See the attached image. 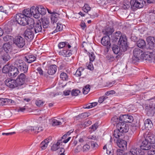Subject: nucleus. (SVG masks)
Listing matches in <instances>:
<instances>
[{
    "label": "nucleus",
    "instance_id": "f257e3e1",
    "mask_svg": "<svg viewBox=\"0 0 155 155\" xmlns=\"http://www.w3.org/2000/svg\"><path fill=\"white\" fill-rule=\"evenodd\" d=\"M148 51L144 52L142 50L138 48L134 49L133 51L134 57L132 58V61L134 62L138 61L140 59H146V56L147 57H149L150 54Z\"/></svg>",
    "mask_w": 155,
    "mask_h": 155
},
{
    "label": "nucleus",
    "instance_id": "f03ea898",
    "mask_svg": "<svg viewBox=\"0 0 155 155\" xmlns=\"http://www.w3.org/2000/svg\"><path fill=\"white\" fill-rule=\"evenodd\" d=\"M14 66L17 68L18 71H20L25 73L28 72V65L22 60H16L14 63Z\"/></svg>",
    "mask_w": 155,
    "mask_h": 155
},
{
    "label": "nucleus",
    "instance_id": "7ed1b4c3",
    "mask_svg": "<svg viewBox=\"0 0 155 155\" xmlns=\"http://www.w3.org/2000/svg\"><path fill=\"white\" fill-rule=\"evenodd\" d=\"M118 44L121 48V51H125L127 50L128 47L127 39L125 35L120 37L118 42Z\"/></svg>",
    "mask_w": 155,
    "mask_h": 155
},
{
    "label": "nucleus",
    "instance_id": "20e7f679",
    "mask_svg": "<svg viewBox=\"0 0 155 155\" xmlns=\"http://www.w3.org/2000/svg\"><path fill=\"white\" fill-rule=\"evenodd\" d=\"M29 18L21 13H18L16 15L15 20L19 24L25 26L27 24V21Z\"/></svg>",
    "mask_w": 155,
    "mask_h": 155
},
{
    "label": "nucleus",
    "instance_id": "39448f33",
    "mask_svg": "<svg viewBox=\"0 0 155 155\" xmlns=\"http://www.w3.org/2000/svg\"><path fill=\"white\" fill-rule=\"evenodd\" d=\"M131 8L134 10L140 8L143 6V0H131Z\"/></svg>",
    "mask_w": 155,
    "mask_h": 155
},
{
    "label": "nucleus",
    "instance_id": "423d86ee",
    "mask_svg": "<svg viewBox=\"0 0 155 155\" xmlns=\"http://www.w3.org/2000/svg\"><path fill=\"white\" fill-rule=\"evenodd\" d=\"M13 41L15 45L19 48L23 47L25 45V39L20 36H16L14 39Z\"/></svg>",
    "mask_w": 155,
    "mask_h": 155
},
{
    "label": "nucleus",
    "instance_id": "0eeeda50",
    "mask_svg": "<svg viewBox=\"0 0 155 155\" xmlns=\"http://www.w3.org/2000/svg\"><path fill=\"white\" fill-rule=\"evenodd\" d=\"M144 140L151 143L152 144L155 143V136L150 132H147L144 134Z\"/></svg>",
    "mask_w": 155,
    "mask_h": 155
},
{
    "label": "nucleus",
    "instance_id": "6e6552de",
    "mask_svg": "<svg viewBox=\"0 0 155 155\" xmlns=\"http://www.w3.org/2000/svg\"><path fill=\"white\" fill-rule=\"evenodd\" d=\"M119 123L117 126V128L118 129L120 132L123 134L128 132L129 129L128 125L126 123H123L121 122Z\"/></svg>",
    "mask_w": 155,
    "mask_h": 155
},
{
    "label": "nucleus",
    "instance_id": "1a4fd4ad",
    "mask_svg": "<svg viewBox=\"0 0 155 155\" xmlns=\"http://www.w3.org/2000/svg\"><path fill=\"white\" fill-rule=\"evenodd\" d=\"M14 20H11L10 21H8L7 24H5L4 25V28L3 31L4 33L6 34H9L12 32V29L11 26L14 25Z\"/></svg>",
    "mask_w": 155,
    "mask_h": 155
},
{
    "label": "nucleus",
    "instance_id": "9d476101",
    "mask_svg": "<svg viewBox=\"0 0 155 155\" xmlns=\"http://www.w3.org/2000/svg\"><path fill=\"white\" fill-rule=\"evenodd\" d=\"M120 119L121 122L124 123H131L133 120V118L132 116L128 114H124L120 116Z\"/></svg>",
    "mask_w": 155,
    "mask_h": 155
},
{
    "label": "nucleus",
    "instance_id": "9b49d317",
    "mask_svg": "<svg viewBox=\"0 0 155 155\" xmlns=\"http://www.w3.org/2000/svg\"><path fill=\"white\" fill-rule=\"evenodd\" d=\"M147 41L148 43L147 48L152 50L154 47L155 44V39L154 37L149 36L147 38Z\"/></svg>",
    "mask_w": 155,
    "mask_h": 155
},
{
    "label": "nucleus",
    "instance_id": "f8f14e48",
    "mask_svg": "<svg viewBox=\"0 0 155 155\" xmlns=\"http://www.w3.org/2000/svg\"><path fill=\"white\" fill-rule=\"evenodd\" d=\"M26 79V77L25 74L21 73L19 75L15 80L18 86H21L25 83Z\"/></svg>",
    "mask_w": 155,
    "mask_h": 155
},
{
    "label": "nucleus",
    "instance_id": "ddd939ff",
    "mask_svg": "<svg viewBox=\"0 0 155 155\" xmlns=\"http://www.w3.org/2000/svg\"><path fill=\"white\" fill-rule=\"evenodd\" d=\"M24 35L25 39L29 41H31L34 37V34L32 31L29 28L25 31Z\"/></svg>",
    "mask_w": 155,
    "mask_h": 155
},
{
    "label": "nucleus",
    "instance_id": "4468645a",
    "mask_svg": "<svg viewBox=\"0 0 155 155\" xmlns=\"http://www.w3.org/2000/svg\"><path fill=\"white\" fill-rule=\"evenodd\" d=\"M110 37L106 36L103 37L101 39V43L104 46H107V51H108L111 44L110 42Z\"/></svg>",
    "mask_w": 155,
    "mask_h": 155
},
{
    "label": "nucleus",
    "instance_id": "2eb2a0df",
    "mask_svg": "<svg viewBox=\"0 0 155 155\" xmlns=\"http://www.w3.org/2000/svg\"><path fill=\"white\" fill-rule=\"evenodd\" d=\"M15 80L11 79V78H8L5 81V85L11 88H13L18 86Z\"/></svg>",
    "mask_w": 155,
    "mask_h": 155
},
{
    "label": "nucleus",
    "instance_id": "dca6fc26",
    "mask_svg": "<svg viewBox=\"0 0 155 155\" xmlns=\"http://www.w3.org/2000/svg\"><path fill=\"white\" fill-rule=\"evenodd\" d=\"M30 9L32 16L35 18H38L40 17V12L38 6L36 7L33 6Z\"/></svg>",
    "mask_w": 155,
    "mask_h": 155
},
{
    "label": "nucleus",
    "instance_id": "f3484780",
    "mask_svg": "<svg viewBox=\"0 0 155 155\" xmlns=\"http://www.w3.org/2000/svg\"><path fill=\"white\" fill-rule=\"evenodd\" d=\"M151 144L152 143H151L144 140L142 142L141 145L140 146V149L144 150H149L152 149V145Z\"/></svg>",
    "mask_w": 155,
    "mask_h": 155
},
{
    "label": "nucleus",
    "instance_id": "a211bd4d",
    "mask_svg": "<svg viewBox=\"0 0 155 155\" xmlns=\"http://www.w3.org/2000/svg\"><path fill=\"white\" fill-rule=\"evenodd\" d=\"M130 153L131 155H144V153L141 149L133 147Z\"/></svg>",
    "mask_w": 155,
    "mask_h": 155
},
{
    "label": "nucleus",
    "instance_id": "6ab92c4d",
    "mask_svg": "<svg viewBox=\"0 0 155 155\" xmlns=\"http://www.w3.org/2000/svg\"><path fill=\"white\" fill-rule=\"evenodd\" d=\"M47 73L50 75L54 74L57 70V66L55 64H52L47 66Z\"/></svg>",
    "mask_w": 155,
    "mask_h": 155
},
{
    "label": "nucleus",
    "instance_id": "aec40b11",
    "mask_svg": "<svg viewBox=\"0 0 155 155\" xmlns=\"http://www.w3.org/2000/svg\"><path fill=\"white\" fill-rule=\"evenodd\" d=\"M18 72L19 71L17 67L15 66H11L8 74L10 77H15L18 74Z\"/></svg>",
    "mask_w": 155,
    "mask_h": 155
},
{
    "label": "nucleus",
    "instance_id": "412c9836",
    "mask_svg": "<svg viewBox=\"0 0 155 155\" xmlns=\"http://www.w3.org/2000/svg\"><path fill=\"white\" fill-rule=\"evenodd\" d=\"M35 33L41 32L42 31V27L41 23L40 21H39L35 23L34 26L33 27Z\"/></svg>",
    "mask_w": 155,
    "mask_h": 155
},
{
    "label": "nucleus",
    "instance_id": "4be33fe9",
    "mask_svg": "<svg viewBox=\"0 0 155 155\" xmlns=\"http://www.w3.org/2000/svg\"><path fill=\"white\" fill-rule=\"evenodd\" d=\"M117 144L119 147L123 150H125L127 148V142L124 140L118 139L117 141Z\"/></svg>",
    "mask_w": 155,
    "mask_h": 155
},
{
    "label": "nucleus",
    "instance_id": "5701e85b",
    "mask_svg": "<svg viewBox=\"0 0 155 155\" xmlns=\"http://www.w3.org/2000/svg\"><path fill=\"white\" fill-rule=\"evenodd\" d=\"M36 59V57L34 55L29 54L25 56L24 60L28 63H30L35 61Z\"/></svg>",
    "mask_w": 155,
    "mask_h": 155
},
{
    "label": "nucleus",
    "instance_id": "b1692460",
    "mask_svg": "<svg viewBox=\"0 0 155 155\" xmlns=\"http://www.w3.org/2000/svg\"><path fill=\"white\" fill-rule=\"evenodd\" d=\"M114 30L113 28L106 27L102 31V32L104 35H106V36H109L114 32Z\"/></svg>",
    "mask_w": 155,
    "mask_h": 155
},
{
    "label": "nucleus",
    "instance_id": "393cba45",
    "mask_svg": "<svg viewBox=\"0 0 155 155\" xmlns=\"http://www.w3.org/2000/svg\"><path fill=\"white\" fill-rule=\"evenodd\" d=\"M60 55L64 57H69L72 55V53L71 50H64L60 51L59 52Z\"/></svg>",
    "mask_w": 155,
    "mask_h": 155
},
{
    "label": "nucleus",
    "instance_id": "a878e982",
    "mask_svg": "<svg viewBox=\"0 0 155 155\" xmlns=\"http://www.w3.org/2000/svg\"><path fill=\"white\" fill-rule=\"evenodd\" d=\"M122 35L121 34L120 32L118 31L112 34L111 36V38L113 41L116 42Z\"/></svg>",
    "mask_w": 155,
    "mask_h": 155
},
{
    "label": "nucleus",
    "instance_id": "bb28decb",
    "mask_svg": "<svg viewBox=\"0 0 155 155\" xmlns=\"http://www.w3.org/2000/svg\"><path fill=\"white\" fill-rule=\"evenodd\" d=\"M59 16V14L57 13H55L51 15V19L52 25H53L55 23H57Z\"/></svg>",
    "mask_w": 155,
    "mask_h": 155
},
{
    "label": "nucleus",
    "instance_id": "cd10ccee",
    "mask_svg": "<svg viewBox=\"0 0 155 155\" xmlns=\"http://www.w3.org/2000/svg\"><path fill=\"white\" fill-rule=\"evenodd\" d=\"M149 108L147 109V114L149 116H153L155 112V107L154 106L151 107L149 105Z\"/></svg>",
    "mask_w": 155,
    "mask_h": 155
},
{
    "label": "nucleus",
    "instance_id": "c85d7f7f",
    "mask_svg": "<svg viewBox=\"0 0 155 155\" xmlns=\"http://www.w3.org/2000/svg\"><path fill=\"white\" fill-rule=\"evenodd\" d=\"M49 139H46L41 143L40 147L42 150H45L48 146V143L49 142Z\"/></svg>",
    "mask_w": 155,
    "mask_h": 155
},
{
    "label": "nucleus",
    "instance_id": "c756f323",
    "mask_svg": "<svg viewBox=\"0 0 155 155\" xmlns=\"http://www.w3.org/2000/svg\"><path fill=\"white\" fill-rule=\"evenodd\" d=\"M3 49L4 50L5 53L10 52L12 50V46L9 43H5L4 44L3 47Z\"/></svg>",
    "mask_w": 155,
    "mask_h": 155
},
{
    "label": "nucleus",
    "instance_id": "7c9ffc66",
    "mask_svg": "<svg viewBox=\"0 0 155 155\" xmlns=\"http://www.w3.org/2000/svg\"><path fill=\"white\" fill-rule=\"evenodd\" d=\"M144 124L145 127L148 129L151 128L153 125L152 121L149 119L145 120Z\"/></svg>",
    "mask_w": 155,
    "mask_h": 155
},
{
    "label": "nucleus",
    "instance_id": "2f4dec72",
    "mask_svg": "<svg viewBox=\"0 0 155 155\" xmlns=\"http://www.w3.org/2000/svg\"><path fill=\"white\" fill-rule=\"evenodd\" d=\"M123 134L120 132L118 129H117L114 130L113 135L116 138L120 139V137L122 136Z\"/></svg>",
    "mask_w": 155,
    "mask_h": 155
},
{
    "label": "nucleus",
    "instance_id": "473e14b6",
    "mask_svg": "<svg viewBox=\"0 0 155 155\" xmlns=\"http://www.w3.org/2000/svg\"><path fill=\"white\" fill-rule=\"evenodd\" d=\"M42 23L44 28H46L48 27L49 21L47 18H43L41 20Z\"/></svg>",
    "mask_w": 155,
    "mask_h": 155
},
{
    "label": "nucleus",
    "instance_id": "72a5a7b5",
    "mask_svg": "<svg viewBox=\"0 0 155 155\" xmlns=\"http://www.w3.org/2000/svg\"><path fill=\"white\" fill-rule=\"evenodd\" d=\"M137 45L140 48H143L146 46V43L144 40L139 39L137 42Z\"/></svg>",
    "mask_w": 155,
    "mask_h": 155
},
{
    "label": "nucleus",
    "instance_id": "f704fd0d",
    "mask_svg": "<svg viewBox=\"0 0 155 155\" xmlns=\"http://www.w3.org/2000/svg\"><path fill=\"white\" fill-rule=\"evenodd\" d=\"M61 25L58 23H56L54 24L53 25H51V27L52 28H54L55 27H56V29L54 31L52 32V34L53 33H56L58 31H61Z\"/></svg>",
    "mask_w": 155,
    "mask_h": 155
},
{
    "label": "nucleus",
    "instance_id": "c9c22d12",
    "mask_svg": "<svg viewBox=\"0 0 155 155\" xmlns=\"http://www.w3.org/2000/svg\"><path fill=\"white\" fill-rule=\"evenodd\" d=\"M111 120L114 122V124L115 125V124H116L117 126L119 123H121V120L120 119V116L119 117H118L116 116H115L112 118Z\"/></svg>",
    "mask_w": 155,
    "mask_h": 155
},
{
    "label": "nucleus",
    "instance_id": "e433bc0d",
    "mask_svg": "<svg viewBox=\"0 0 155 155\" xmlns=\"http://www.w3.org/2000/svg\"><path fill=\"white\" fill-rule=\"evenodd\" d=\"M22 13V15H24L28 18H30L32 16L31 14V9H29L28 8L26 9H24Z\"/></svg>",
    "mask_w": 155,
    "mask_h": 155
},
{
    "label": "nucleus",
    "instance_id": "4c0bfd02",
    "mask_svg": "<svg viewBox=\"0 0 155 155\" xmlns=\"http://www.w3.org/2000/svg\"><path fill=\"white\" fill-rule=\"evenodd\" d=\"M112 49L114 53L115 54H118L121 51L120 47H118L116 45H113Z\"/></svg>",
    "mask_w": 155,
    "mask_h": 155
},
{
    "label": "nucleus",
    "instance_id": "58836bf2",
    "mask_svg": "<svg viewBox=\"0 0 155 155\" xmlns=\"http://www.w3.org/2000/svg\"><path fill=\"white\" fill-rule=\"evenodd\" d=\"M27 24L29 25V28H31V30L33 29V27L34 26V25L35 24V21L33 19H28V21H27Z\"/></svg>",
    "mask_w": 155,
    "mask_h": 155
},
{
    "label": "nucleus",
    "instance_id": "ea45409f",
    "mask_svg": "<svg viewBox=\"0 0 155 155\" xmlns=\"http://www.w3.org/2000/svg\"><path fill=\"white\" fill-rule=\"evenodd\" d=\"M1 58L3 61L6 62L9 60L10 57L7 53H5L2 55Z\"/></svg>",
    "mask_w": 155,
    "mask_h": 155
},
{
    "label": "nucleus",
    "instance_id": "a19ab883",
    "mask_svg": "<svg viewBox=\"0 0 155 155\" xmlns=\"http://www.w3.org/2000/svg\"><path fill=\"white\" fill-rule=\"evenodd\" d=\"M8 99L0 98V105H8Z\"/></svg>",
    "mask_w": 155,
    "mask_h": 155
},
{
    "label": "nucleus",
    "instance_id": "79ce46f5",
    "mask_svg": "<svg viewBox=\"0 0 155 155\" xmlns=\"http://www.w3.org/2000/svg\"><path fill=\"white\" fill-rule=\"evenodd\" d=\"M8 99L0 98V105H8Z\"/></svg>",
    "mask_w": 155,
    "mask_h": 155
},
{
    "label": "nucleus",
    "instance_id": "37998d69",
    "mask_svg": "<svg viewBox=\"0 0 155 155\" xmlns=\"http://www.w3.org/2000/svg\"><path fill=\"white\" fill-rule=\"evenodd\" d=\"M11 67V66H9L8 65H5L2 69V72L4 73H8V74Z\"/></svg>",
    "mask_w": 155,
    "mask_h": 155
},
{
    "label": "nucleus",
    "instance_id": "c03bdc74",
    "mask_svg": "<svg viewBox=\"0 0 155 155\" xmlns=\"http://www.w3.org/2000/svg\"><path fill=\"white\" fill-rule=\"evenodd\" d=\"M84 70V69L82 67L79 68L76 71L75 75L77 77L80 76L82 74V72Z\"/></svg>",
    "mask_w": 155,
    "mask_h": 155
},
{
    "label": "nucleus",
    "instance_id": "a18cd8bd",
    "mask_svg": "<svg viewBox=\"0 0 155 155\" xmlns=\"http://www.w3.org/2000/svg\"><path fill=\"white\" fill-rule=\"evenodd\" d=\"M38 8H39V10H40V15H44L46 13V10L42 6L39 5L38 6Z\"/></svg>",
    "mask_w": 155,
    "mask_h": 155
},
{
    "label": "nucleus",
    "instance_id": "49530a36",
    "mask_svg": "<svg viewBox=\"0 0 155 155\" xmlns=\"http://www.w3.org/2000/svg\"><path fill=\"white\" fill-rule=\"evenodd\" d=\"M131 6L130 1L129 2L127 1H126L124 2V5L122 6L123 8L124 9H128Z\"/></svg>",
    "mask_w": 155,
    "mask_h": 155
},
{
    "label": "nucleus",
    "instance_id": "de8ad7c7",
    "mask_svg": "<svg viewBox=\"0 0 155 155\" xmlns=\"http://www.w3.org/2000/svg\"><path fill=\"white\" fill-rule=\"evenodd\" d=\"M36 127H30L28 130H26V131H27L29 133L30 131L32 132L33 134H36Z\"/></svg>",
    "mask_w": 155,
    "mask_h": 155
},
{
    "label": "nucleus",
    "instance_id": "09e8293b",
    "mask_svg": "<svg viewBox=\"0 0 155 155\" xmlns=\"http://www.w3.org/2000/svg\"><path fill=\"white\" fill-rule=\"evenodd\" d=\"M90 87L89 85H87L83 88V91L84 94H86L88 93L90 90Z\"/></svg>",
    "mask_w": 155,
    "mask_h": 155
},
{
    "label": "nucleus",
    "instance_id": "8fccbe9b",
    "mask_svg": "<svg viewBox=\"0 0 155 155\" xmlns=\"http://www.w3.org/2000/svg\"><path fill=\"white\" fill-rule=\"evenodd\" d=\"M148 155H155V145H153L152 148L148 152Z\"/></svg>",
    "mask_w": 155,
    "mask_h": 155
},
{
    "label": "nucleus",
    "instance_id": "3c124183",
    "mask_svg": "<svg viewBox=\"0 0 155 155\" xmlns=\"http://www.w3.org/2000/svg\"><path fill=\"white\" fill-rule=\"evenodd\" d=\"M91 9V8L87 4H85L82 8V10L85 12L87 13Z\"/></svg>",
    "mask_w": 155,
    "mask_h": 155
},
{
    "label": "nucleus",
    "instance_id": "603ef678",
    "mask_svg": "<svg viewBox=\"0 0 155 155\" xmlns=\"http://www.w3.org/2000/svg\"><path fill=\"white\" fill-rule=\"evenodd\" d=\"M52 124L53 126H56L61 124V123L57 120L54 119L52 121Z\"/></svg>",
    "mask_w": 155,
    "mask_h": 155
},
{
    "label": "nucleus",
    "instance_id": "864d4df0",
    "mask_svg": "<svg viewBox=\"0 0 155 155\" xmlns=\"http://www.w3.org/2000/svg\"><path fill=\"white\" fill-rule=\"evenodd\" d=\"M80 93V91L79 90L73 89L71 91V94L72 96H77Z\"/></svg>",
    "mask_w": 155,
    "mask_h": 155
},
{
    "label": "nucleus",
    "instance_id": "5fc2aeb1",
    "mask_svg": "<svg viewBox=\"0 0 155 155\" xmlns=\"http://www.w3.org/2000/svg\"><path fill=\"white\" fill-rule=\"evenodd\" d=\"M60 78L63 80H67L68 77L66 74L65 73H62L60 74Z\"/></svg>",
    "mask_w": 155,
    "mask_h": 155
},
{
    "label": "nucleus",
    "instance_id": "6e6d98bb",
    "mask_svg": "<svg viewBox=\"0 0 155 155\" xmlns=\"http://www.w3.org/2000/svg\"><path fill=\"white\" fill-rule=\"evenodd\" d=\"M89 57L90 62H93L95 58V55L93 52L89 53Z\"/></svg>",
    "mask_w": 155,
    "mask_h": 155
},
{
    "label": "nucleus",
    "instance_id": "4d7b16f0",
    "mask_svg": "<svg viewBox=\"0 0 155 155\" xmlns=\"http://www.w3.org/2000/svg\"><path fill=\"white\" fill-rule=\"evenodd\" d=\"M90 148V147L89 145L87 144L84 145L83 147V151L84 152L87 151L89 150Z\"/></svg>",
    "mask_w": 155,
    "mask_h": 155
},
{
    "label": "nucleus",
    "instance_id": "13d9d810",
    "mask_svg": "<svg viewBox=\"0 0 155 155\" xmlns=\"http://www.w3.org/2000/svg\"><path fill=\"white\" fill-rule=\"evenodd\" d=\"M91 62H90L89 63H86V66L87 69L92 70L94 69V67L93 64L91 63Z\"/></svg>",
    "mask_w": 155,
    "mask_h": 155
},
{
    "label": "nucleus",
    "instance_id": "bf43d9fd",
    "mask_svg": "<svg viewBox=\"0 0 155 155\" xmlns=\"http://www.w3.org/2000/svg\"><path fill=\"white\" fill-rule=\"evenodd\" d=\"M90 115L89 113H84L79 114V116L81 117V118H84L88 117Z\"/></svg>",
    "mask_w": 155,
    "mask_h": 155
},
{
    "label": "nucleus",
    "instance_id": "052dcab7",
    "mask_svg": "<svg viewBox=\"0 0 155 155\" xmlns=\"http://www.w3.org/2000/svg\"><path fill=\"white\" fill-rule=\"evenodd\" d=\"M35 104L38 106L40 107L43 105L44 103L41 100H37L36 101Z\"/></svg>",
    "mask_w": 155,
    "mask_h": 155
},
{
    "label": "nucleus",
    "instance_id": "680f3d73",
    "mask_svg": "<svg viewBox=\"0 0 155 155\" xmlns=\"http://www.w3.org/2000/svg\"><path fill=\"white\" fill-rule=\"evenodd\" d=\"M66 44H67L66 42H60L58 45V47L60 48H61L63 47H65Z\"/></svg>",
    "mask_w": 155,
    "mask_h": 155
},
{
    "label": "nucleus",
    "instance_id": "e2e57ef3",
    "mask_svg": "<svg viewBox=\"0 0 155 155\" xmlns=\"http://www.w3.org/2000/svg\"><path fill=\"white\" fill-rule=\"evenodd\" d=\"M12 37V36L7 35L4 37L3 39L5 41H9L10 40H11Z\"/></svg>",
    "mask_w": 155,
    "mask_h": 155
},
{
    "label": "nucleus",
    "instance_id": "0e129e2a",
    "mask_svg": "<svg viewBox=\"0 0 155 155\" xmlns=\"http://www.w3.org/2000/svg\"><path fill=\"white\" fill-rule=\"evenodd\" d=\"M59 146H58L56 144H54L51 147V150L53 151H56L59 148Z\"/></svg>",
    "mask_w": 155,
    "mask_h": 155
},
{
    "label": "nucleus",
    "instance_id": "69168bd1",
    "mask_svg": "<svg viewBox=\"0 0 155 155\" xmlns=\"http://www.w3.org/2000/svg\"><path fill=\"white\" fill-rule=\"evenodd\" d=\"M91 124V121L90 120H88L85 121L84 124L83 125L84 127L89 126Z\"/></svg>",
    "mask_w": 155,
    "mask_h": 155
},
{
    "label": "nucleus",
    "instance_id": "338daca9",
    "mask_svg": "<svg viewBox=\"0 0 155 155\" xmlns=\"http://www.w3.org/2000/svg\"><path fill=\"white\" fill-rule=\"evenodd\" d=\"M90 142H91V146L92 148L96 149L98 146V144L95 142H94V141H93L91 140L90 141Z\"/></svg>",
    "mask_w": 155,
    "mask_h": 155
},
{
    "label": "nucleus",
    "instance_id": "774afa93",
    "mask_svg": "<svg viewBox=\"0 0 155 155\" xmlns=\"http://www.w3.org/2000/svg\"><path fill=\"white\" fill-rule=\"evenodd\" d=\"M107 98V97H106L102 96L101 97L99 98L98 102L100 103H101Z\"/></svg>",
    "mask_w": 155,
    "mask_h": 155
}]
</instances>
